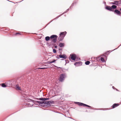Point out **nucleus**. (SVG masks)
<instances>
[{
  "instance_id": "nucleus-6",
  "label": "nucleus",
  "mask_w": 121,
  "mask_h": 121,
  "mask_svg": "<svg viewBox=\"0 0 121 121\" xmlns=\"http://www.w3.org/2000/svg\"><path fill=\"white\" fill-rule=\"evenodd\" d=\"M80 106H82L83 107H86L89 108L90 109H94L95 110H104L102 109V108H94L93 107H91L89 105L87 104H84V103L81 102L80 104Z\"/></svg>"
},
{
  "instance_id": "nucleus-3",
  "label": "nucleus",
  "mask_w": 121,
  "mask_h": 121,
  "mask_svg": "<svg viewBox=\"0 0 121 121\" xmlns=\"http://www.w3.org/2000/svg\"><path fill=\"white\" fill-rule=\"evenodd\" d=\"M39 105L43 107H50L52 104H54L55 102L52 100H51L47 101H37Z\"/></svg>"
},
{
  "instance_id": "nucleus-18",
  "label": "nucleus",
  "mask_w": 121,
  "mask_h": 121,
  "mask_svg": "<svg viewBox=\"0 0 121 121\" xmlns=\"http://www.w3.org/2000/svg\"><path fill=\"white\" fill-rule=\"evenodd\" d=\"M12 82H10V80L8 81L7 82H6L5 83V84L7 85H8V86H10V85H13L14 84H12L11 83Z\"/></svg>"
},
{
  "instance_id": "nucleus-52",
  "label": "nucleus",
  "mask_w": 121,
  "mask_h": 121,
  "mask_svg": "<svg viewBox=\"0 0 121 121\" xmlns=\"http://www.w3.org/2000/svg\"><path fill=\"white\" fill-rule=\"evenodd\" d=\"M103 3L104 4V6L105 7V6H107V5H106V3L105 1H103Z\"/></svg>"
},
{
  "instance_id": "nucleus-39",
  "label": "nucleus",
  "mask_w": 121,
  "mask_h": 121,
  "mask_svg": "<svg viewBox=\"0 0 121 121\" xmlns=\"http://www.w3.org/2000/svg\"><path fill=\"white\" fill-rule=\"evenodd\" d=\"M54 66L57 68V69H62V67H58L56 65H54Z\"/></svg>"
},
{
  "instance_id": "nucleus-45",
  "label": "nucleus",
  "mask_w": 121,
  "mask_h": 121,
  "mask_svg": "<svg viewBox=\"0 0 121 121\" xmlns=\"http://www.w3.org/2000/svg\"><path fill=\"white\" fill-rule=\"evenodd\" d=\"M70 9V7H69V9H67L64 12V13H66L69 11V9Z\"/></svg>"
},
{
  "instance_id": "nucleus-54",
  "label": "nucleus",
  "mask_w": 121,
  "mask_h": 121,
  "mask_svg": "<svg viewBox=\"0 0 121 121\" xmlns=\"http://www.w3.org/2000/svg\"><path fill=\"white\" fill-rule=\"evenodd\" d=\"M121 44L119 46H118L117 48H115V49H113V51H114V50H116V49H117L121 46Z\"/></svg>"
},
{
  "instance_id": "nucleus-27",
  "label": "nucleus",
  "mask_w": 121,
  "mask_h": 121,
  "mask_svg": "<svg viewBox=\"0 0 121 121\" xmlns=\"http://www.w3.org/2000/svg\"><path fill=\"white\" fill-rule=\"evenodd\" d=\"M100 59V61H101L102 63H104L106 62V61L104 60V58L101 57Z\"/></svg>"
},
{
  "instance_id": "nucleus-63",
  "label": "nucleus",
  "mask_w": 121,
  "mask_h": 121,
  "mask_svg": "<svg viewBox=\"0 0 121 121\" xmlns=\"http://www.w3.org/2000/svg\"><path fill=\"white\" fill-rule=\"evenodd\" d=\"M115 90L116 91H119V90H118V89H116H116H115Z\"/></svg>"
},
{
  "instance_id": "nucleus-7",
  "label": "nucleus",
  "mask_w": 121,
  "mask_h": 121,
  "mask_svg": "<svg viewBox=\"0 0 121 121\" xmlns=\"http://www.w3.org/2000/svg\"><path fill=\"white\" fill-rule=\"evenodd\" d=\"M66 74L65 73H63L60 75L59 79V80L60 82H62L64 81L66 77Z\"/></svg>"
},
{
  "instance_id": "nucleus-53",
  "label": "nucleus",
  "mask_w": 121,
  "mask_h": 121,
  "mask_svg": "<svg viewBox=\"0 0 121 121\" xmlns=\"http://www.w3.org/2000/svg\"><path fill=\"white\" fill-rule=\"evenodd\" d=\"M107 57H108L107 56H104V58H105V59L106 60L105 61H106V60H107Z\"/></svg>"
},
{
  "instance_id": "nucleus-11",
  "label": "nucleus",
  "mask_w": 121,
  "mask_h": 121,
  "mask_svg": "<svg viewBox=\"0 0 121 121\" xmlns=\"http://www.w3.org/2000/svg\"><path fill=\"white\" fill-rule=\"evenodd\" d=\"M5 33H7L8 31H9V33L11 32L10 31V29L7 27H4L1 29Z\"/></svg>"
},
{
  "instance_id": "nucleus-14",
  "label": "nucleus",
  "mask_w": 121,
  "mask_h": 121,
  "mask_svg": "<svg viewBox=\"0 0 121 121\" xmlns=\"http://www.w3.org/2000/svg\"><path fill=\"white\" fill-rule=\"evenodd\" d=\"M118 2L117 0H115L114 1V2H112L110 3V4L113 5H115L116 6H119Z\"/></svg>"
},
{
  "instance_id": "nucleus-15",
  "label": "nucleus",
  "mask_w": 121,
  "mask_h": 121,
  "mask_svg": "<svg viewBox=\"0 0 121 121\" xmlns=\"http://www.w3.org/2000/svg\"><path fill=\"white\" fill-rule=\"evenodd\" d=\"M65 36V35L64 36H60L58 38V40L59 42H60L61 41H63V40L64 39V38Z\"/></svg>"
},
{
  "instance_id": "nucleus-55",
  "label": "nucleus",
  "mask_w": 121,
  "mask_h": 121,
  "mask_svg": "<svg viewBox=\"0 0 121 121\" xmlns=\"http://www.w3.org/2000/svg\"><path fill=\"white\" fill-rule=\"evenodd\" d=\"M62 50V49L61 48H59L58 49V51H61Z\"/></svg>"
},
{
  "instance_id": "nucleus-61",
  "label": "nucleus",
  "mask_w": 121,
  "mask_h": 121,
  "mask_svg": "<svg viewBox=\"0 0 121 121\" xmlns=\"http://www.w3.org/2000/svg\"><path fill=\"white\" fill-rule=\"evenodd\" d=\"M92 64L91 65H90V66H93V62H92Z\"/></svg>"
},
{
  "instance_id": "nucleus-60",
  "label": "nucleus",
  "mask_w": 121,
  "mask_h": 121,
  "mask_svg": "<svg viewBox=\"0 0 121 121\" xmlns=\"http://www.w3.org/2000/svg\"><path fill=\"white\" fill-rule=\"evenodd\" d=\"M105 56L104 55H102L101 56H101V57L102 56H104H104Z\"/></svg>"
},
{
  "instance_id": "nucleus-13",
  "label": "nucleus",
  "mask_w": 121,
  "mask_h": 121,
  "mask_svg": "<svg viewBox=\"0 0 121 121\" xmlns=\"http://www.w3.org/2000/svg\"><path fill=\"white\" fill-rule=\"evenodd\" d=\"M29 33L22 32H16L14 34L15 35H26Z\"/></svg>"
},
{
  "instance_id": "nucleus-59",
  "label": "nucleus",
  "mask_w": 121,
  "mask_h": 121,
  "mask_svg": "<svg viewBox=\"0 0 121 121\" xmlns=\"http://www.w3.org/2000/svg\"><path fill=\"white\" fill-rule=\"evenodd\" d=\"M68 117V118H69L70 119H72L73 120H75L74 119H73V118H72V117Z\"/></svg>"
},
{
  "instance_id": "nucleus-8",
  "label": "nucleus",
  "mask_w": 121,
  "mask_h": 121,
  "mask_svg": "<svg viewBox=\"0 0 121 121\" xmlns=\"http://www.w3.org/2000/svg\"><path fill=\"white\" fill-rule=\"evenodd\" d=\"M22 97L24 98V101H27L28 102H32L33 101V99L29 98L25 93L23 94V95L22 96Z\"/></svg>"
},
{
  "instance_id": "nucleus-50",
  "label": "nucleus",
  "mask_w": 121,
  "mask_h": 121,
  "mask_svg": "<svg viewBox=\"0 0 121 121\" xmlns=\"http://www.w3.org/2000/svg\"><path fill=\"white\" fill-rule=\"evenodd\" d=\"M46 110H49L50 111H52L53 112H56L55 111H54V110H51V109H46Z\"/></svg>"
},
{
  "instance_id": "nucleus-5",
  "label": "nucleus",
  "mask_w": 121,
  "mask_h": 121,
  "mask_svg": "<svg viewBox=\"0 0 121 121\" xmlns=\"http://www.w3.org/2000/svg\"><path fill=\"white\" fill-rule=\"evenodd\" d=\"M117 6L115 5H112L111 6L107 5L105 6V9L109 11L112 12L113 9H117Z\"/></svg>"
},
{
  "instance_id": "nucleus-17",
  "label": "nucleus",
  "mask_w": 121,
  "mask_h": 121,
  "mask_svg": "<svg viewBox=\"0 0 121 121\" xmlns=\"http://www.w3.org/2000/svg\"><path fill=\"white\" fill-rule=\"evenodd\" d=\"M120 105L118 103H115L113 104L111 107H112V108H114L116 107H118Z\"/></svg>"
},
{
  "instance_id": "nucleus-9",
  "label": "nucleus",
  "mask_w": 121,
  "mask_h": 121,
  "mask_svg": "<svg viewBox=\"0 0 121 121\" xmlns=\"http://www.w3.org/2000/svg\"><path fill=\"white\" fill-rule=\"evenodd\" d=\"M112 12H114V13L118 16H119L121 17V13L120 10H119L116 9H113Z\"/></svg>"
},
{
  "instance_id": "nucleus-49",
  "label": "nucleus",
  "mask_w": 121,
  "mask_h": 121,
  "mask_svg": "<svg viewBox=\"0 0 121 121\" xmlns=\"http://www.w3.org/2000/svg\"><path fill=\"white\" fill-rule=\"evenodd\" d=\"M17 112V111H16V112H14V113H12V114H10V115H9L8 116H7V117H6V118H7L8 117H9V116H11V115H12V114H14V113H16V112Z\"/></svg>"
},
{
  "instance_id": "nucleus-62",
  "label": "nucleus",
  "mask_w": 121,
  "mask_h": 121,
  "mask_svg": "<svg viewBox=\"0 0 121 121\" xmlns=\"http://www.w3.org/2000/svg\"><path fill=\"white\" fill-rule=\"evenodd\" d=\"M58 18V16H57L55 18V19H57Z\"/></svg>"
},
{
  "instance_id": "nucleus-21",
  "label": "nucleus",
  "mask_w": 121,
  "mask_h": 121,
  "mask_svg": "<svg viewBox=\"0 0 121 121\" xmlns=\"http://www.w3.org/2000/svg\"><path fill=\"white\" fill-rule=\"evenodd\" d=\"M56 42L55 43H54V45H51V47H49V48H50L51 47H52V48H53V46H54V48H57L58 47L56 45V44H57V43L56 42Z\"/></svg>"
},
{
  "instance_id": "nucleus-29",
  "label": "nucleus",
  "mask_w": 121,
  "mask_h": 121,
  "mask_svg": "<svg viewBox=\"0 0 121 121\" xmlns=\"http://www.w3.org/2000/svg\"><path fill=\"white\" fill-rule=\"evenodd\" d=\"M24 104H26V105H28V106L29 107H32V106H33L34 104H33L31 105H30V106H29L30 105H31V104L29 103H24Z\"/></svg>"
},
{
  "instance_id": "nucleus-43",
  "label": "nucleus",
  "mask_w": 121,
  "mask_h": 121,
  "mask_svg": "<svg viewBox=\"0 0 121 121\" xmlns=\"http://www.w3.org/2000/svg\"><path fill=\"white\" fill-rule=\"evenodd\" d=\"M118 3L119 6H120L121 5V0H120L119 1H118Z\"/></svg>"
},
{
  "instance_id": "nucleus-40",
  "label": "nucleus",
  "mask_w": 121,
  "mask_h": 121,
  "mask_svg": "<svg viewBox=\"0 0 121 121\" xmlns=\"http://www.w3.org/2000/svg\"><path fill=\"white\" fill-rule=\"evenodd\" d=\"M53 21V20H51L49 22L48 24H47L46 25V26L43 28H45L49 24H50L51 22H52Z\"/></svg>"
},
{
  "instance_id": "nucleus-35",
  "label": "nucleus",
  "mask_w": 121,
  "mask_h": 121,
  "mask_svg": "<svg viewBox=\"0 0 121 121\" xmlns=\"http://www.w3.org/2000/svg\"><path fill=\"white\" fill-rule=\"evenodd\" d=\"M53 52L55 53H57V51L55 49H53Z\"/></svg>"
},
{
  "instance_id": "nucleus-51",
  "label": "nucleus",
  "mask_w": 121,
  "mask_h": 121,
  "mask_svg": "<svg viewBox=\"0 0 121 121\" xmlns=\"http://www.w3.org/2000/svg\"><path fill=\"white\" fill-rule=\"evenodd\" d=\"M62 69H63L64 70H66L68 71V70L69 68H68L67 69H66L64 68H63L62 67Z\"/></svg>"
},
{
  "instance_id": "nucleus-46",
  "label": "nucleus",
  "mask_w": 121,
  "mask_h": 121,
  "mask_svg": "<svg viewBox=\"0 0 121 121\" xmlns=\"http://www.w3.org/2000/svg\"><path fill=\"white\" fill-rule=\"evenodd\" d=\"M70 9V7H69V9H67L64 12V13H66L69 11V9Z\"/></svg>"
},
{
  "instance_id": "nucleus-26",
  "label": "nucleus",
  "mask_w": 121,
  "mask_h": 121,
  "mask_svg": "<svg viewBox=\"0 0 121 121\" xmlns=\"http://www.w3.org/2000/svg\"><path fill=\"white\" fill-rule=\"evenodd\" d=\"M96 59V57H92L91 58V61H92V62H96V59Z\"/></svg>"
},
{
  "instance_id": "nucleus-41",
  "label": "nucleus",
  "mask_w": 121,
  "mask_h": 121,
  "mask_svg": "<svg viewBox=\"0 0 121 121\" xmlns=\"http://www.w3.org/2000/svg\"><path fill=\"white\" fill-rule=\"evenodd\" d=\"M93 66H97V65H98V64L97 63H93Z\"/></svg>"
},
{
  "instance_id": "nucleus-4",
  "label": "nucleus",
  "mask_w": 121,
  "mask_h": 121,
  "mask_svg": "<svg viewBox=\"0 0 121 121\" xmlns=\"http://www.w3.org/2000/svg\"><path fill=\"white\" fill-rule=\"evenodd\" d=\"M70 57L69 58V60L71 62H75L80 60V59L77 56L75 53H72L70 54Z\"/></svg>"
},
{
  "instance_id": "nucleus-20",
  "label": "nucleus",
  "mask_w": 121,
  "mask_h": 121,
  "mask_svg": "<svg viewBox=\"0 0 121 121\" xmlns=\"http://www.w3.org/2000/svg\"><path fill=\"white\" fill-rule=\"evenodd\" d=\"M78 0H75L74 2H73V3L71 5L70 7V9H72V8L73 6L74 5V4H76L77 2H78Z\"/></svg>"
},
{
  "instance_id": "nucleus-22",
  "label": "nucleus",
  "mask_w": 121,
  "mask_h": 121,
  "mask_svg": "<svg viewBox=\"0 0 121 121\" xmlns=\"http://www.w3.org/2000/svg\"><path fill=\"white\" fill-rule=\"evenodd\" d=\"M61 58L65 60L68 58L66 54H63L62 55L61 54Z\"/></svg>"
},
{
  "instance_id": "nucleus-16",
  "label": "nucleus",
  "mask_w": 121,
  "mask_h": 121,
  "mask_svg": "<svg viewBox=\"0 0 121 121\" xmlns=\"http://www.w3.org/2000/svg\"><path fill=\"white\" fill-rule=\"evenodd\" d=\"M67 33V32L66 31L61 32L59 34V35L60 36H63L65 35V36L66 34Z\"/></svg>"
},
{
  "instance_id": "nucleus-58",
  "label": "nucleus",
  "mask_w": 121,
  "mask_h": 121,
  "mask_svg": "<svg viewBox=\"0 0 121 121\" xmlns=\"http://www.w3.org/2000/svg\"><path fill=\"white\" fill-rule=\"evenodd\" d=\"M64 14H65V13H64V12L63 13H62V14H60V16H61L62 15H63Z\"/></svg>"
},
{
  "instance_id": "nucleus-31",
  "label": "nucleus",
  "mask_w": 121,
  "mask_h": 121,
  "mask_svg": "<svg viewBox=\"0 0 121 121\" xmlns=\"http://www.w3.org/2000/svg\"><path fill=\"white\" fill-rule=\"evenodd\" d=\"M50 99V98H43V101H47L48 100H49Z\"/></svg>"
},
{
  "instance_id": "nucleus-28",
  "label": "nucleus",
  "mask_w": 121,
  "mask_h": 121,
  "mask_svg": "<svg viewBox=\"0 0 121 121\" xmlns=\"http://www.w3.org/2000/svg\"><path fill=\"white\" fill-rule=\"evenodd\" d=\"M101 56H99L98 57H96V59H95L96 61L98 62L100 61V60Z\"/></svg>"
},
{
  "instance_id": "nucleus-24",
  "label": "nucleus",
  "mask_w": 121,
  "mask_h": 121,
  "mask_svg": "<svg viewBox=\"0 0 121 121\" xmlns=\"http://www.w3.org/2000/svg\"><path fill=\"white\" fill-rule=\"evenodd\" d=\"M10 82H12L11 83H12V84H13V85H10V86H15V84H16V82H15V80H10Z\"/></svg>"
},
{
  "instance_id": "nucleus-19",
  "label": "nucleus",
  "mask_w": 121,
  "mask_h": 121,
  "mask_svg": "<svg viewBox=\"0 0 121 121\" xmlns=\"http://www.w3.org/2000/svg\"><path fill=\"white\" fill-rule=\"evenodd\" d=\"M58 46L61 48H63L65 46V43H64L59 42Z\"/></svg>"
},
{
  "instance_id": "nucleus-25",
  "label": "nucleus",
  "mask_w": 121,
  "mask_h": 121,
  "mask_svg": "<svg viewBox=\"0 0 121 121\" xmlns=\"http://www.w3.org/2000/svg\"><path fill=\"white\" fill-rule=\"evenodd\" d=\"M1 86L3 88H6L8 86V85H6L4 83H2L1 84Z\"/></svg>"
},
{
  "instance_id": "nucleus-38",
  "label": "nucleus",
  "mask_w": 121,
  "mask_h": 121,
  "mask_svg": "<svg viewBox=\"0 0 121 121\" xmlns=\"http://www.w3.org/2000/svg\"><path fill=\"white\" fill-rule=\"evenodd\" d=\"M57 60V59L55 60V59H53L51 61V62L52 63H56V61Z\"/></svg>"
},
{
  "instance_id": "nucleus-34",
  "label": "nucleus",
  "mask_w": 121,
  "mask_h": 121,
  "mask_svg": "<svg viewBox=\"0 0 121 121\" xmlns=\"http://www.w3.org/2000/svg\"><path fill=\"white\" fill-rule=\"evenodd\" d=\"M74 104H77L79 106H80V102H74Z\"/></svg>"
},
{
  "instance_id": "nucleus-64",
  "label": "nucleus",
  "mask_w": 121,
  "mask_h": 121,
  "mask_svg": "<svg viewBox=\"0 0 121 121\" xmlns=\"http://www.w3.org/2000/svg\"><path fill=\"white\" fill-rule=\"evenodd\" d=\"M119 9H120L119 10H120V11L121 13V8H120Z\"/></svg>"
},
{
  "instance_id": "nucleus-48",
  "label": "nucleus",
  "mask_w": 121,
  "mask_h": 121,
  "mask_svg": "<svg viewBox=\"0 0 121 121\" xmlns=\"http://www.w3.org/2000/svg\"><path fill=\"white\" fill-rule=\"evenodd\" d=\"M45 64L48 63V64H50L52 63V62L51 61H48L47 62H45Z\"/></svg>"
},
{
  "instance_id": "nucleus-56",
  "label": "nucleus",
  "mask_w": 121,
  "mask_h": 121,
  "mask_svg": "<svg viewBox=\"0 0 121 121\" xmlns=\"http://www.w3.org/2000/svg\"><path fill=\"white\" fill-rule=\"evenodd\" d=\"M42 36H40L38 37L39 39H41L42 37Z\"/></svg>"
},
{
  "instance_id": "nucleus-47",
  "label": "nucleus",
  "mask_w": 121,
  "mask_h": 121,
  "mask_svg": "<svg viewBox=\"0 0 121 121\" xmlns=\"http://www.w3.org/2000/svg\"><path fill=\"white\" fill-rule=\"evenodd\" d=\"M65 61L66 64L68 63L69 62V61L68 60H66L65 59Z\"/></svg>"
},
{
  "instance_id": "nucleus-37",
  "label": "nucleus",
  "mask_w": 121,
  "mask_h": 121,
  "mask_svg": "<svg viewBox=\"0 0 121 121\" xmlns=\"http://www.w3.org/2000/svg\"><path fill=\"white\" fill-rule=\"evenodd\" d=\"M61 71H60V73H65V71L64 69H61Z\"/></svg>"
},
{
  "instance_id": "nucleus-12",
  "label": "nucleus",
  "mask_w": 121,
  "mask_h": 121,
  "mask_svg": "<svg viewBox=\"0 0 121 121\" xmlns=\"http://www.w3.org/2000/svg\"><path fill=\"white\" fill-rule=\"evenodd\" d=\"M82 62L80 61L76 62L74 63V65L76 66H81L82 65Z\"/></svg>"
},
{
  "instance_id": "nucleus-33",
  "label": "nucleus",
  "mask_w": 121,
  "mask_h": 121,
  "mask_svg": "<svg viewBox=\"0 0 121 121\" xmlns=\"http://www.w3.org/2000/svg\"><path fill=\"white\" fill-rule=\"evenodd\" d=\"M33 101H32V102L34 104H35L36 105H38V104H37V101H36L35 100H32Z\"/></svg>"
},
{
  "instance_id": "nucleus-10",
  "label": "nucleus",
  "mask_w": 121,
  "mask_h": 121,
  "mask_svg": "<svg viewBox=\"0 0 121 121\" xmlns=\"http://www.w3.org/2000/svg\"><path fill=\"white\" fill-rule=\"evenodd\" d=\"M15 87L16 89L17 90L19 91L20 93H22L23 92L22 89L21 87L19 86L18 84L16 85L15 86Z\"/></svg>"
},
{
  "instance_id": "nucleus-30",
  "label": "nucleus",
  "mask_w": 121,
  "mask_h": 121,
  "mask_svg": "<svg viewBox=\"0 0 121 121\" xmlns=\"http://www.w3.org/2000/svg\"><path fill=\"white\" fill-rule=\"evenodd\" d=\"M56 58L58 59H59L61 58V54H60L59 55H57L56 57Z\"/></svg>"
},
{
  "instance_id": "nucleus-36",
  "label": "nucleus",
  "mask_w": 121,
  "mask_h": 121,
  "mask_svg": "<svg viewBox=\"0 0 121 121\" xmlns=\"http://www.w3.org/2000/svg\"><path fill=\"white\" fill-rule=\"evenodd\" d=\"M47 68V67H42V68H37V69H46Z\"/></svg>"
},
{
  "instance_id": "nucleus-42",
  "label": "nucleus",
  "mask_w": 121,
  "mask_h": 121,
  "mask_svg": "<svg viewBox=\"0 0 121 121\" xmlns=\"http://www.w3.org/2000/svg\"><path fill=\"white\" fill-rule=\"evenodd\" d=\"M43 98L41 97L39 98V100L41 101H43Z\"/></svg>"
},
{
  "instance_id": "nucleus-2",
  "label": "nucleus",
  "mask_w": 121,
  "mask_h": 121,
  "mask_svg": "<svg viewBox=\"0 0 121 121\" xmlns=\"http://www.w3.org/2000/svg\"><path fill=\"white\" fill-rule=\"evenodd\" d=\"M58 36L55 35H51L50 37L47 36L45 38V40L47 42L46 44L48 46L51 47L52 45H54V43H55L57 41V39Z\"/></svg>"
},
{
  "instance_id": "nucleus-1",
  "label": "nucleus",
  "mask_w": 121,
  "mask_h": 121,
  "mask_svg": "<svg viewBox=\"0 0 121 121\" xmlns=\"http://www.w3.org/2000/svg\"><path fill=\"white\" fill-rule=\"evenodd\" d=\"M33 72L28 71L26 73L16 78L15 79L17 83L18 84L23 83L26 80H29L31 79V77L32 78V75L35 71L34 70L32 71Z\"/></svg>"
},
{
  "instance_id": "nucleus-57",
  "label": "nucleus",
  "mask_w": 121,
  "mask_h": 121,
  "mask_svg": "<svg viewBox=\"0 0 121 121\" xmlns=\"http://www.w3.org/2000/svg\"><path fill=\"white\" fill-rule=\"evenodd\" d=\"M112 89H113L115 90V89H116V88H115L114 86H112Z\"/></svg>"
},
{
  "instance_id": "nucleus-23",
  "label": "nucleus",
  "mask_w": 121,
  "mask_h": 121,
  "mask_svg": "<svg viewBox=\"0 0 121 121\" xmlns=\"http://www.w3.org/2000/svg\"><path fill=\"white\" fill-rule=\"evenodd\" d=\"M113 50H112V51L109 50L108 51H107L106 52H105L104 53V54L108 56L109 54L111 52L113 51Z\"/></svg>"
},
{
  "instance_id": "nucleus-32",
  "label": "nucleus",
  "mask_w": 121,
  "mask_h": 121,
  "mask_svg": "<svg viewBox=\"0 0 121 121\" xmlns=\"http://www.w3.org/2000/svg\"><path fill=\"white\" fill-rule=\"evenodd\" d=\"M90 63V62L89 61H87L85 62V64L86 65H89Z\"/></svg>"
},
{
  "instance_id": "nucleus-44",
  "label": "nucleus",
  "mask_w": 121,
  "mask_h": 121,
  "mask_svg": "<svg viewBox=\"0 0 121 121\" xmlns=\"http://www.w3.org/2000/svg\"><path fill=\"white\" fill-rule=\"evenodd\" d=\"M70 9V7H69V9H67L64 12V13H66L69 11V9Z\"/></svg>"
}]
</instances>
